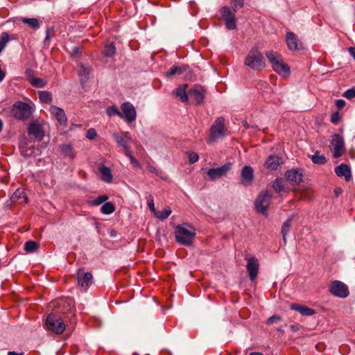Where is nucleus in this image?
I'll return each instance as SVG.
<instances>
[{
  "label": "nucleus",
  "instance_id": "51",
  "mask_svg": "<svg viewBox=\"0 0 355 355\" xmlns=\"http://www.w3.org/2000/svg\"><path fill=\"white\" fill-rule=\"evenodd\" d=\"M280 320L279 317L276 316V315H272V316L270 317V318L268 319V320H267V324H273L274 322H277V321H278V320Z\"/></svg>",
  "mask_w": 355,
  "mask_h": 355
},
{
  "label": "nucleus",
  "instance_id": "42",
  "mask_svg": "<svg viewBox=\"0 0 355 355\" xmlns=\"http://www.w3.org/2000/svg\"><path fill=\"white\" fill-rule=\"evenodd\" d=\"M182 73V69L181 67L178 66H173L171 68V69L166 72V76L167 77H171L172 76L176 75V74H180Z\"/></svg>",
  "mask_w": 355,
  "mask_h": 355
},
{
  "label": "nucleus",
  "instance_id": "4",
  "mask_svg": "<svg viewBox=\"0 0 355 355\" xmlns=\"http://www.w3.org/2000/svg\"><path fill=\"white\" fill-rule=\"evenodd\" d=\"M33 111V107L21 101L16 102L11 109L12 115L20 121H24L30 118Z\"/></svg>",
  "mask_w": 355,
  "mask_h": 355
},
{
  "label": "nucleus",
  "instance_id": "53",
  "mask_svg": "<svg viewBox=\"0 0 355 355\" xmlns=\"http://www.w3.org/2000/svg\"><path fill=\"white\" fill-rule=\"evenodd\" d=\"M146 168L150 173L158 174V170L152 165L148 164Z\"/></svg>",
  "mask_w": 355,
  "mask_h": 355
},
{
  "label": "nucleus",
  "instance_id": "21",
  "mask_svg": "<svg viewBox=\"0 0 355 355\" xmlns=\"http://www.w3.org/2000/svg\"><path fill=\"white\" fill-rule=\"evenodd\" d=\"M121 109L123 114V117L121 118L128 123H131L133 121V105L129 102H125L121 105Z\"/></svg>",
  "mask_w": 355,
  "mask_h": 355
},
{
  "label": "nucleus",
  "instance_id": "32",
  "mask_svg": "<svg viewBox=\"0 0 355 355\" xmlns=\"http://www.w3.org/2000/svg\"><path fill=\"white\" fill-rule=\"evenodd\" d=\"M90 71L91 69L89 67L85 66L83 64L80 66L78 69V75L82 83L86 81L88 79Z\"/></svg>",
  "mask_w": 355,
  "mask_h": 355
},
{
  "label": "nucleus",
  "instance_id": "28",
  "mask_svg": "<svg viewBox=\"0 0 355 355\" xmlns=\"http://www.w3.org/2000/svg\"><path fill=\"white\" fill-rule=\"evenodd\" d=\"M60 150L62 155L65 157L73 159L76 156V153L70 144H64L60 146Z\"/></svg>",
  "mask_w": 355,
  "mask_h": 355
},
{
  "label": "nucleus",
  "instance_id": "36",
  "mask_svg": "<svg viewBox=\"0 0 355 355\" xmlns=\"http://www.w3.org/2000/svg\"><path fill=\"white\" fill-rule=\"evenodd\" d=\"M272 187L279 193L286 191L282 179H276L272 183Z\"/></svg>",
  "mask_w": 355,
  "mask_h": 355
},
{
  "label": "nucleus",
  "instance_id": "50",
  "mask_svg": "<svg viewBox=\"0 0 355 355\" xmlns=\"http://www.w3.org/2000/svg\"><path fill=\"white\" fill-rule=\"evenodd\" d=\"M53 32V28H48L46 29L45 40H49L52 37Z\"/></svg>",
  "mask_w": 355,
  "mask_h": 355
},
{
  "label": "nucleus",
  "instance_id": "27",
  "mask_svg": "<svg viewBox=\"0 0 355 355\" xmlns=\"http://www.w3.org/2000/svg\"><path fill=\"white\" fill-rule=\"evenodd\" d=\"M291 309L295 310L302 315H312L315 313V311L306 306L300 305L298 304H293L291 305Z\"/></svg>",
  "mask_w": 355,
  "mask_h": 355
},
{
  "label": "nucleus",
  "instance_id": "5",
  "mask_svg": "<svg viewBox=\"0 0 355 355\" xmlns=\"http://www.w3.org/2000/svg\"><path fill=\"white\" fill-rule=\"evenodd\" d=\"M225 134V119L223 116L218 117L211 126L210 136L207 140V143L211 144L216 139L223 137Z\"/></svg>",
  "mask_w": 355,
  "mask_h": 355
},
{
  "label": "nucleus",
  "instance_id": "40",
  "mask_svg": "<svg viewBox=\"0 0 355 355\" xmlns=\"http://www.w3.org/2000/svg\"><path fill=\"white\" fill-rule=\"evenodd\" d=\"M101 210V212L104 214H110L114 212V206L112 202H107L103 205Z\"/></svg>",
  "mask_w": 355,
  "mask_h": 355
},
{
  "label": "nucleus",
  "instance_id": "34",
  "mask_svg": "<svg viewBox=\"0 0 355 355\" xmlns=\"http://www.w3.org/2000/svg\"><path fill=\"white\" fill-rule=\"evenodd\" d=\"M116 52L115 46L113 42H107L105 44V49L103 51V55L106 57H112Z\"/></svg>",
  "mask_w": 355,
  "mask_h": 355
},
{
  "label": "nucleus",
  "instance_id": "3",
  "mask_svg": "<svg viewBox=\"0 0 355 355\" xmlns=\"http://www.w3.org/2000/svg\"><path fill=\"white\" fill-rule=\"evenodd\" d=\"M244 64L256 71L261 70L266 67L264 57L257 47L250 49L245 58Z\"/></svg>",
  "mask_w": 355,
  "mask_h": 355
},
{
  "label": "nucleus",
  "instance_id": "30",
  "mask_svg": "<svg viewBox=\"0 0 355 355\" xmlns=\"http://www.w3.org/2000/svg\"><path fill=\"white\" fill-rule=\"evenodd\" d=\"M291 218H288L282 226L281 233L282 234L284 245H286L287 243L286 236L291 230Z\"/></svg>",
  "mask_w": 355,
  "mask_h": 355
},
{
  "label": "nucleus",
  "instance_id": "45",
  "mask_svg": "<svg viewBox=\"0 0 355 355\" xmlns=\"http://www.w3.org/2000/svg\"><path fill=\"white\" fill-rule=\"evenodd\" d=\"M232 8L234 11H237L243 6L244 0H232Z\"/></svg>",
  "mask_w": 355,
  "mask_h": 355
},
{
  "label": "nucleus",
  "instance_id": "49",
  "mask_svg": "<svg viewBox=\"0 0 355 355\" xmlns=\"http://www.w3.org/2000/svg\"><path fill=\"white\" fill-rule=\"evenodd\" d=\"M339 119H340L339 114L337 112L334 113L331 116V121L334 124H337L339 121Z\"/></svg>",
  "mask_w": 355,
  "mask_h": 355
},
{
  "label": "nucleus",
  "instance_id": "57",
  "mask_svg": "<svg viewBox=\"0 0 355 355\" xmlns=\"http://www.w3.org/2000/svg\"><path fill=\"white\" fill-rule=\"evenodd\" d=\"M341 191H342V190L340 188H336L334 190V192L336 193V195H338L339 193H340Z\"/></svg>",
  "mask_w": 355,
  "mask_h": 355
},
{
  "label": "nucleus",
  "instance_id": "35",
  "mask_svg": "<svg viewBox=\"0 0 355 355\" xmlns=\"http://www.w3.org/2000/svg\"><path fill=\"white\" fill-rule=\"evenodd\" d=\"M312 162L316 164H324L327 159L323 155H320L318 152H315L311 157Z\"/></svg>",
  "mask_w": 355,
  "mask_h": 355
},
{
  "label": "nucleus",
  "instance_id": "23",
  "mask_svg": "<svg viewBox=\"0 0 355 355\" xmlns=\"http://www.w3.org/2000/svg\"><path fill=\"white\" fill-rule=\"evenodd\" d=\"M302 173L298 169H291L286 173L287 180L294 184H299L302 180Z\"/></svg>",
  "mask_w": 355,
  "mask_h": 355
},
{
  "label": "nucleus",
  "instance_id": "26",
  "mask_svg": "<svg viewBox=\"0 0 355 355\" xmlns=\"http://www.w3.org/2000/svg\"><path fill=\"white\" fill-rule=\"evenodd\" d=\"M98 170L103 181L107 183H110L112 181L113 176L109 167L102 165L99 166Z\"/></svg>",
  "mask_w": 355,
  "mask_h": 355
},
{
  "label": "nucleus",
  "instance_id": "2",
  "mask_svg": "<svg viewBox=\"0 0 355 355\" xmlns=\"http://www.w3.org/2000/svg\"><path fill=\"white\" fill-rule=\"evenodd\" d=\"M265 55L275 72L284 76L290 74V67L284 62L280 55L273 51H266Z\"/></svg>",
  "mask_w": 355,
  "mask_h": 355
},
{
  "label": "nucleus",
  "instance_id": "46",
  "mask_svg": "<svg viewBox=\"0 0 355 355\" xmlns=\"http://www.w3.org/2000/svg\"><path fill=\"white\" fill-rule=\"evenodd\" d=\"M343 96L347 99L355 98V88L349 89L344 92Z\"/></svg>",
  "mask_w": 355,
  "mask_h": 355
},
{
  "label": "nucleus",
  "instance_id": "7",
  "mask_svg": "<svg viewBox=\"0 0 355 355\" xmlns=\"http://www.w3.org/2000/svg\"><path fill=\"white\" fill-rule=\"evenodd\" d=\"M271 194L268 191H263L257 198L254 206L258 212L266 215L267 209L270 203Z\"/></svg>",
  "mask_w": 355,
  "mask_h": 355
},
{
  "label": "nucleus",
  "instance_id": "56",
  "mask_svg": "<svg viewBox=\"0 0 355 355\" xmlns=\"http://www.w3.org/2000/svg\"><path fill=\"white\" fill-rule=\"evenodd\" d=\"M73 51L75 54H77L80 52L79 51V48L78 46H75L73 49Z\"/></svg>",
  "mask_w": 355,
  "mask_h": 355
},
{
  "label": "nucleus",
  "instance_id": "47",
  "mask_svg": "<svg viewBox=\"0 0 355 355\" xmlns=\"http://www.w3.org/2000/svg\"><path fill=\"white\" fill-rule=\"evenodd\" d=\"M189 161L191 164H194L198 162L199 157L196 153L190 152L188 153Z\"/></svg>",
  "mask_w": 355,
  "mask_h": 355
},
{
  "label": "nucleus",
  "instance_id": "58",
  "mask_svg": "<svg viewBox=\"0 0 355 355\" xmlns=\"http://www.w3.org/2000/svg\"><path fill=\"white\" fill-rule=\"evenodd\" d=\"M243 125L245 128H249L250 127L246 121H243Z\"/></svg>",
  "mask_w": 355,
  "mask_h": 355
},
{
  "label": "nucleus",
  "instance_id": "55",
  "mask_svg": "<svg viewBox=\"0 0 355 355\" xmlns=\"http://www.w3.org/2000/svg\"><path fill=\"white\" fill-rule=\"evenodd\" d=\"M8 355H24V352L17 353L15 352H9Z\"/></svg>",
  "mask_w": 355,
  "mask_h": 355
},
{
  "label": "nucleus",
  "instance_id": "6",
  "mask_svg": "<svg viewBox=\"0 0 355 355\" xmlns=\"http://www.w3.org/2000/svg\"><path fill=\"white\" fill-rule=\"evenodd\" d=\"M46 328L57 334H61L65 329V324L62 319L58 315L51 313L48 315L46 320Z\"/></svg>",
  "mask_w": 355,
  "mask_h": 355
},
{
  "label": "nucleus",
  "instance_id": "62",
  "mask_svg": "<svg viewBox=\"0 0 355 355\" xmlns=\"http://www.w3.org/2000/svg\"><path fill=\"white\" fill-rule=\"evenodd\" d=\"M110 234H111L112 236H115L116 235V232H115L114 230H112Z\"/></svg>",
  "mask_w": 355,
  "mask_h": 355
},
{
  "label": "nucleus",
  "instance_id": "1",
  "mask_svg": "<svg viewBox=\"0 0 355 355\" xmlns=\"http://www.w3.org/2000/svg\"><path fill=\"white\" fill-rule=\"evenodd\" d=\"M196 234L195 227L187 223L178 225L175 229L176 241L181 245H191Z\"/></svg>",
  "mask_w": 355,
  "mask_h": 355
},
{
  "label": "nucleus",
  "instance_id": "31",
  "mask_svg": "<svg viewBox=\"0 0 355 355\" xmlns=\"http://www.w3.org/2000/svg\"><path fill=\"white\" fill-rule=\"evenodd\" d=\"M21 21L26 24H27L31 28L36 30L40 27L41 23L36 18H27L22 17Z\"/></svg>",
  "mask_w": 355,
  "mask_h": 355
},
{
  "label": "nucleus",
  "instance_id": "20",
  "mask_svg": "<svg viewBox=\"0 0 355 355\" xmlns=\"http://www.w3.org/2000/svg\"><path fill=\"white\" fill-rule=\"evenodd\" d=\"M282 164V159L276 155H270L266 159L264 166L269 171H276Z\"/></svg>",
  "mask_w": 355,
  "mask_h": 355
},
{
  "label": "nucleus",
  "instance_id": "64",
  "mask_svg": "<svg viewBox=\"0 0 355 355\" xmlns=\"http://www.w3.org/2000/svg\"><path fill=\"white\" fill-rule=\"evenodd\" d=\"M135 355H137V354L135 353Z\"/></svg>",
  "mask_w": 355,
  "mask_h": 355
},
{
  "label": "nucleus",
  "instance_id": "17",
  "mask_svg": "<svg viewBox=\"0 0 355 355\" xmlns=\"http://www.w3.org/2000/svg\"><path fill=\"white\" fill-rule=\"evenodd\" d=\"M51 114L55 117L60 125L66 126L67 118L63 109L55 105H51L49 110Z\"/></svg>",
  "mask_w": 355,
  "mask_h": 355
},
{
  "label": "nucleus",
  "instance_id": "9",
  "mask_svg": "<svg viewBox=\"0 0 355 355\" xmlns=\"http://www.w3.org/2000/svg\"><path fill=\"white\" fill-rule=\"evenodd\" d=\"M331 149L335 158L340 157L345 151V142L343 137L338 134L334 135L331 142Z\"/></svg>",
  "mask_w": 355,
  "mask_h": 355
},
{
  "label": "nucleus",
  "instance_id": "18",
  "mask_svg": "<svg viewBox=\"0 0 355 355\" xmlns=\"http://www.w3.org/2000/svg\"><path fill=\"white\" fill-rule=\"evenodd\" d=\"M254 178V170L250 166H245L241 173V182L245 186L250 185Z\"/></svg>",
  "mask_w": 355,
  "mask_h": 355
},
{
  "label": "nucleus",
  "instance_id": "59",
  "mask_svg": "<svg viewBox=\"0 0 355 355\" xmlns=\"http://www.w3.org/2000/svg\"><path fill=\"white\" fill-rule=\"evenodd\" d=\"M134 163H135V167L137 166V167L140 168V164L135 159Z\"/></svg>",
  "mask_w": 355,
  "mask_h": 355
},
{
  "label": "nucleus",
  "instance_id": "33",
  "mask_svg": "<svg viewBox=\"0 0 355 355\" xmlns=\"http://www.w3.org/2000/svg\"><path fill=\"white\" fill-rule=\"evenodd\" d=\"M38 97L40 101L43 103H50L52 101V95L48 91L38 92Z\"/></svg>",
  "mask_w": 355,
  "mask_h": 355
},
{
  "label": "nucleus",
  "instance_id": "48",
  "mask_svg": "<svg viewBox=\"0 0 355 355\" xmlns=\"http://www.w3.org/2000/svg\"><path fill=\"white\" fill-rule=\"evenodd\" d=\"M96 131L94 128H89L86 134V137L90 140L95 139L96 137Z\"/></svg>",
  "mask_w": 355,
  "mask_h": 355
},
{
  "label": "nucleus",
  "instance_id": "8",
  "mask_svg": "<svg viewBox=\"0 0 355 355\" xmlns=\"http://www.w3.org/2000/svg\"><path fill=\"white\" fill-rule=\"evenodd\" d=\"M329 292L334 296L345 298L349 295L347 286L342 282L333 281L329 286Z\"/></svg>",
  "mask_w": 355,
  "mask_h": 355
},
{
  "label": "nucleus",
  "instance_id": "29",
  "mask_svg": "<svg viewBox=\"0 0 355 355\" xmlns=\"http://www.w3.org/2000/svg\"><path fill=\"white\" fill-rule=\"evenodd\" d=\"M187 87V85H183L178 87L174 91V94H175L176 97L179 98L182 102H187L188 100V96L186 93Z\"/></svg>",
  "mask_w": 355,
  "mask_h": 355
},
{
  "label": "nucleus",
  "instance_id": "63",
  "mask_svg": "<svg viewBox=\"0 0 355 355\" xmlns=\"http://www.w3.org/2000/svg\"><path fill=\"white\" fill-rule=\"evenodd\" d=\"M134 114H135V117L136 116V111L135 110Z\"/></svg>",
  "mask_w": 355,
  "mask_h": 355
},
{
  "label": "nucleus",
  "instance_id": "19",
  "mask_svg": "<svg viewBox=\"0 0 355 355\" xmlns=\"http://www.w3.org/2000/svg\"><path fill=\"white\" fill-rule=\"evenodd\" d=\"M19 150L24 157H31L35 153V146L26 139H22L19 143Z\"/></svg>",
  "mask_w": 355,
  "mask_h": 355
},
{
  "label": "nucleus",
  "instance_id": "44",
  "mask_svg": "<svg viewBox=\"0 0 355 355\" xmlns=\"http://www.w3.org/2000/svg\"><path fill=\"white\" fill-rule=\"evenodd\" d=\"M147 205L149 209L153 213V214H155L157 210L155 208L154 200L151 195H149L147 198Z\"/></svg>",
  "mask_w": 355,
  "mask_h": 355
},
{
  "label": "nucleus",
  "instance_id": "52",
  "mask_svg": "<svg viewBox=\"0 0 355 355\" xmlns=\"http://www.w3.org/2000/svg\"><path fill=\"white\" fill-rule=\"evenodd\" d=\"M336 105L338 107V108L342 109L345 105V101L342 99L337 100L336 102Z\"/></svg>",
  "mask_w": 355,
  "mask_h": 355
},
{
  "label": "nucleus",
  "instance_id": "41",
  "mask_svg": "<svg viewBox=\"0 0 355 355\" xmlns=\"http://www.w3.org/2000/svg\"><path fill=\"white\" fill-rule=\"evenodd\" d=\"M107 114L112 117L114 116H118L119 117H123V114L119 110V109L116 106H110L108 107L106 110Z\"/></svg>",
  "mask_w": 355,
  "mask_h": 355
},
{
  "label": "nucleus",
  "instance_id": "39",
  "mask_svg": "<svg viewBox=\"0 0 355 355\" xmlns=\"http://www.w3.org/2000/svg\"><path fill=\"white\" fill-rule=\"evenodd\" d=\"M30 83L35 87L42 88L46 85L45 81L40 78H28Z\"/></svg>",
  "mask_w": 355,
  "mask_h": 355
},
{
  "label": "nucleus",
  "instance_id": "16",
  "mask_svg": "<svg viewBox=\"0 0 355 355\" xmlns=\"http://www.w3.org/2000/svg\"><path fill=\"white\" fill-rule=\"evenodd\" d=\"M286 42L288 49L291 51H294L300 50L302 48V43L298 40L297 37L293 32H286Z\"/></svg>",
  "mask_w": 355,
  "mask_h": 355
},
{
  "label": "nucleus",
  "instance_id": "61",
  "mask_svg": "<svg viewBox=\"0 0 355 355\" xmlns=\"http://www.w3.org/2000/svg\"><path fill=\"white\" fill-rule=\"evenodd\" d=\"M2 126H3V123H2L1 120L0 119V132L2 130Z\"/></svg>",
  "mask_w": 355,
  "mask_h": 355
},
{
  "label": "nucleus",
  "instance_id": "15",
  "mask_svg": "<svg viewBox=\"0 0 355 355\" xmlns=\"http://www.w3.org/2000/svg\"><path fill=\"white\" fill-rule=\"evenodd\" d=\"M259 268V263L256 257H252L247 259L246 269L251 281H254L256 279L258 274Z\"/></svg>",
  "mask_w": 355,
  "mask_h": 355
},
{
  "label": "nucleus",
  "instance_id": "25",
  "mask_svg": "<svg viewBox=\"0 0 355 355\" xmlns=\"http://www.w3.org/2000/svg\"><path fill=\"white\" fill-rule=\"evenodd\" d=\"M11 201L13 202H18L19 204H24L27 202V196L22 189H17L12 195Z\"/></svg>",
  "mask_w": 355,
  "mask_h": 355
},
{
  "label": "nucleus",
  "instance_id": "13",
  "mask_svg": "<svg viewBox=\"0 0 355 355\" xmlns=\"http://www.w3.org/2000/svg\"><path fill=\"white\" fill-rule=\"evenodd\" d=\"M223 19L225 21V24L229 30H234L236 28V18L234 14L230 8L225 6L220 10Z\"/></svg>",
  "mask_w": 355,
  "mask_h": 355
},
{
  "label": "nucleus",
  "instance_id": "10",
  "mask_svg": "<svg viewBox=\"0 0 355 355\" xmlns=\"http://www.w3.org/2000/svg\"><path fill=\"white\" fill-rule=\"evenodd\" d=\"M117 144L121 146L126 155L130 158V162L133 163V155L130 150L129 144L131 143V137L128 132L121 134V135L115 136Z\"/></svg>",
  "mask_w": 355,
  "mask_h": 355
},
{
  "label": "nucleus",
  "instance_id": "43",
  "mask_svg": "<svg viewBox=\"0 0 355 355\" xmlns=\"http://www.w3.org/2000/svg\"><path fill=\"white\" fill-rule=\"evenodd\" d=\"M107 199L108 196L107 195L99 196L92 202V205L95 206L99 205L105 202Z\"/></svg>",
  "mask_w": 355,
  "mask_h": 355
},
{
  "label": "nucleus",
  "instance_id": "12",
  "mask_svg": "<svg viewBox=\"0 0 355 355\" xmlns=\"http://www.w3.org/2000/svg\"><path fill=\"white\" fill-rule=\"evenodd\" d=\"M231 168L232 164L227 163L220 167L209 169L207 172V174L211 180H216L220 178H222L223 176L226 175L227 172L230 171Z\"/></svg>",
  "mask_w": 355,
  "mask_h": 355
},
{
  "label": "nucleus",
  "instance_id": "24",
  "mask_svg": "<svg viewBox=\"0 0 355 355\" xmlns=\"http://www.w3.org/2000/svg\"><path fill=\"white\" fill-rule=\"evenodd\" d=\"M335 173L338 177H344L347 182L351 179V170L347 164H341L336 167Z\"/></svg>",
  "mask_w": 355,
  "mask_h": 355
},
{
  "label": "nucleus",
  "instance_id": "11",
  "mask_svg": "<svg viewBox=\"0 0 355 355\" xmlns=\"http://www.w3.org/2000/svg\"><path fill=\"white\" fill-rule=\"evenodd\" d=\"M78 284L84 291H87L93 283V276L91 272H85L83 268L78 270Z\"/></svg>",
  "mask_w": 355,
  "mask_h": 355
},
{
  "label": "nucleus",
  "instance_id": "54",
  "mask_svg": "<svg viewBox=\"0 0 355 355\" xmlns=\"http://www.w3.org/2000/svg\"><path fill=\"white\" fill-rule=\"evenodd\" d=\"M349 53H350V55L355 60V47H349Z\"/></svg>",
  "mask_w": 355,
  "mask_h": 355
},
{
  "label": "nucleus",
  "instance_id": "60",
  "mask_svg": "<svg viewBox=\"0 0 355 355\" xmlns=\"http://www.w3.org/2000/svg\"><path fill=\"white\" fill-rule=\"evenodd\" d=\"M249 355H263V354L260 352H251Z\"/></svg>",
  "mask_w": 355,
  "mask_h": 355
},
{
  "label": "nucleus",
  "instance_id": "38",
  "mask_svg": "<svg viewBox=\"0 0 355 355\" xmlns=\"http://www.w3.org/2000/svg\"><path fill=\"white\" fill-rule=\"evenodd\" d=\"M171 209L168 207L162 211H157L154 215L160 220H164L171 215Z\"/></svg>",
  "mask_w": 355,
  "mask_h": 355
},
{
  "label": "nucleus",
  "instance_id": "37",
  "mask_svg": "<svg viewBox=\"0 0 355 355\" xmlns=\"http://www.w3.org/2000/svg\"><path fill=\"white\" fill-rule=\"evenodd\" d=\"M39 245L34 241H29L25 243L24 250L27 252H33L37 250Z\"/></svg>",
  "mask_w": 355,
  "mask_h": 355
},
{
  "label": "nucleus",
  "instance_id": "14",
  "mask_svg": "<svg viewBox=\"0 0 355 355\" xmlns=\"http://www.w3.org/2000/svg\"><path fill=\"white\" fill-rule=\"evenodd\" d=\"M28 133L35 139L41 141L44 137L42 125L38 121H31L28 126Z\"/></svg>",
  "mask_w": 355,
  "mask_h": 355
},
{
  "label": "nucleus",
  "instance_id": "22",
  "mask_svg": "<svg viewBox=\"0 0 355 355\" xmlns=\"http://www.w3.org/2000/svg\"><path fill=\"white\" fill-rule=\"evenodd\" d=\"M189 96L196 103L200 104L204 100L205 90L202 87H196L189 91Z\"/></svg>",
  "mask_w": 355,
  "mask_h": 355
}]
</instances>
